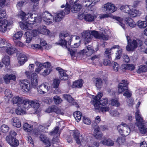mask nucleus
<instances>
[{"instance_id": "4", "label": "nucleus", "mask_w": 147, "mask_h": 147, "mask_svg": "<svg viewBox=\"0 0 147 147\" xmlns=\"http://www.w3.org/2000/svg\"><path fill=\"white\" fill-rule=\"evenodd\" d=\"M127 42V45L126 47V50L128 51H133L137 47H140L142 44V42L139 39L135 40L131 39L128 36H126Z\"/></svg>"}, {"instance_id": "30", "label": "nucleus", "mask_w": 147, "mask_h": 147, "mask_svg": "<svg viewBox=\"0 0 147 147\" xmlns=\"http://www.w3.org/2000/svg\"><path fill=\"white\" fill-rule=\"evenodd\" d=\"M9 46H7V48L5 49L4 51L9 55H11L17 52V50L16 48L13 46H11V44L9 43Z\"/></svg>"}, {"instance_id": "19", "label": "nucleus", "mask_w": 147, "mask_h": 147, "mask_svg": "<svg viewBox=\"0 0 147 147\" xmlns=\"http://www.w3.org/2000/svg\"><path fill=\"white\" fill-rule=\"evenodd\" d=\"M96 18V16L91 14H87L84 16V19L86 22H90L94 21Z\"/></svg>"}, {"instance_id": "43", "label": "nucleus", "mask_w": 147, "mask_h": 147, "mask_svg": "<svg viewBox=\"0 0 147 147\" xmlns=\"http://www.w3.org/2000/svg\"><path fill=\"white\" fill-rule=\"evenodd\" d=\"M35 64L36 66H41L45 67V68H48L51 66L50 63L49 62H47L43 63H41L38 61H36Z\"/></svg>"}, {"instance_id": "51", "label": "nucleus", "mask_w": 147, "mask_h": 147, "mask_svg": "<svg viewBox=\"0 0 147 147\" xmlns=\"http://www.w3.org/2000/svg\"><path fill=\"white\" fill-rule=\"evenodd\" d=\"M3 63L5 65L8 66L10 64L9 57L8 56H5L2 59Z\"/></svg>"}, {"instance_id": "41", "label": "nucleus", "mask_w": 147, "mask_h": 147, "mask_svg": "<svg viewBox=\"0 0 147 147\" xmlns=\"http://www.w3.org/2000/svg\"><path fill=\"white\" fill-rule=\"evenodd\" d=\"M34 67V64H32L30 65L29 68L30 70L28 71H26L25 72L26 76L28 78H30V76L32 74L31 73L33 71Z\"/></svg>"}, {"instance_id": "42", "label": "nucleus", "mask_w": 147, "mask_h": 147, "mask_svg": "<svg viewBox=\"0 0 147 147\" xmlns=\"http://www.w3.org/2000/svg\"><path fill=\"white\" fill-rule=\"evenodd\" d=\"M31 102V107L34 108L35 110L39 107V104L38 100H32Z\"/></svg>"}, {"instance_id": "31", "label": "nucleus", "mask_w": 147, "mask_h": 147, "mask_svg": "<svg viewBox=\"0 0 147 147\" xmlns=\"http://www.w3.org/2000/svg\"><path fill=\"white\" fill-rule=\"evenodd\" d=\"M141 13V12L136 9L131 10L129 11L128 14L132 17H135L137 16H140Z\"/></svg>"}, {"instance_id": "20", "label": "nucleus", "mask_w": 147, "mask_h": 147, "mask_svg": "<svg viewBox=\"0 0 147 147\" xmlns=\"http://www.w3.org/2000/svg\"><path fill=\"white\" fill-rule=\"evenodd\" d=\"M99 127H97L95 129L94 132V137L96 139L100 140L102 138V133L100 131Z\"/></svg>"}, {"instance_id": "56", "label": "nucleus", "mask_w": 147, "mask_h": 147, "mask_svg": "<svg viewBox=\"0 0 147 147\" xmlns=\"http://www.w3.org/2000/svg\"><path fill=\"white\" fill-rule=\"evenodd\" d=\"M63 96L64 98L69 103L72 102L74 100V99L70 95L67 94H64Z\"/></svg>"}, {"instance_id": "13", "label": "nucleus", "mask_w": 147, "mask_h": 147, "mask_svg": "<svg viewBox=\"0 0 147 147\" xmlns=\"http://www.w3.org/2000/svg\"><path fill=\"white\" fill-rule=\"evenodd\" d=\"M104 8V10L105 11H107L110 13L114 12L117 9V7H115L114 5L112 3H109L105 5Z\"/></svg>"}, {"instance_id": "32", "label": "nucleus", "mask_w": 147, "mask_h": 147, "mask_svg": "<svg viewBox=\"0 0 147 147\" xmlns=\"http://www.w3.org/2000/svg\"><path fill=\"white\" fill-rule=\"evenodd\" d=\"M101 142L104 145L109 146H112L114 144L113 141L109 138H105L101 141Z\"/></svg>"}, {"instance_id": "45", "label": "nucleus", "mask_w": 147, "mask_h": 147, "mask_svg": "<svg viewBox=\"0 0 147 147\" xmlns=\"http://www.w3.org/2000/svg\"><path fill=\"white\" fill-rule=\"evenodd\" d=\"M5 97L7 99H9L13 96L12 93L9 89H6L4 92Z\"/></svg>"}, {"instance_id": "3", "label": "nucleus", "mask_w": 147, "mask_h": 147, "mask_svg": "<svg viewBox=\"0 0 147 147\" xmlns=\"http://www.w3.org/2000/svg\"><path fill=\"white\" fill-rule=\"evenodd\" d=\"M73 36L72 35H70L69 33L65 32L61 33L59 35V41L56 43L57 45L66 47L67 42L68 44L70 45Z\"/></svg>"}, {"instance_id": "28", "label": "nucleus", "mask_w": 147, "mask_h": 147, "mask_svg": "<svg viewBox=\"0 0 147 147\" xmlns=\"http://www.w3.org/2000/svg\"><path fill=\"white\" fill-rule=\"evenodd\" d=\"M32 14L30 13H27L26 14L23 11H20L19 12V17L21 18L22 20H25L26 21V22H27V21H28L27 20H29V18H30V15Z\"/></svg>"}, {"instance_id": "6", "label": "nucleus", "mask_w": 147, "mask_h": 147, "mask_svg": "<svg viewBox=\"0 0 147 147\" xmlns=\"http://www.w3.org/2000/svg\"><path fill=\"white\" fill-rule=\"evenodd\" d=\"M16 135L17 133L14 131H12L10 132L9 136L6 137L7 142L11 146L16 147L19 144L18 141L15 138Z\"/></svg>"}, {"instance_id": "57", "label": "nucleus", "mask_w": 147, "mask_h": 147, "mask_svg": "<svg viewBox=\"0 0 147 147\" xmlns=\"http://www.w3.org/2000/svg\"><path fill=\"white\" fill-rule=\"evenodd\" d=\"M99 109L100 111L104 113L109 111L110 109V108L109 107L106 106H101L100 107Z\"/></svg>"}, {"instance_id": "21", "label": "nucleus", "mask_w": 147, "mask_h": 147, "mask_svg": "<svg viewBox=\"0 0 147 147\" xmlns=\"http://www.w3.org/2000/svg\"><path fill=\"white\" fill-rule=\"evenodd\" d=\"M80 45V42H78L77 43H74V45L73 46L74 48L71 49L70 51V54L71 55V58H73L74 59H75V58H74L76 57V55L77 52L76 49H74V48L78 47Z\"/></svg>"}, {"instance_id": "63", "label": "nucleus", "mask_w": 147, "mask_h": 147, "mask_svg": "<svg viewBox=\"0 0 147 147\" xmlns=\"http://www.w3.org/2000/svg\"><path fill=\"white\" fill-rule=\"evenodd\" d=\"M51 71L50 69H47L44 70L43 72L41 73L40 74L43 76L45 77L48 75L50 73Z\"/></svg>"}, {"instance_id": "18", "label": "nucleus", "mask_w": 147, "mask_h": 147, "mask_svg": "<svg viewBox=\"0 0 147 147\" xmlns=\"http://www.w3.org/2000/svg\"><path fill=\"white\" fill-rule=\"evenodd\" d=\"M119 45H114L111 49H106L105 55L107 58L111 59V55L112 52H113V50L116 49V48H118Z\"/></svg>"}, {"instance_id": "52", "label": "nucleus", "mask_w": 147, "mask_h": 147, "mask_svg": "<svg viewBox=\"0 0 147 147\" xmlns=\"http://www.w3.org/2000/svg\"><path fill=\"white\" fill-rule=\"evenodd\" d=\"M53 99L55 103L56 104H60L62 101L59 96L57 95L54 96Z\"/></svg>"}, {"instance_id": "48", "label": "nucleus", "mask_w": 147, "mask_h": 147, "mask_svg": "<svg viewBox=\"0 0 147 147\" xmlns=\"http://www.w3.org/2000/svg\"><path fill=\"white\" fill-rule=\"evenodd\" d=\"M116 49H117V51L115 53V59H119L121 56L122 50L121 48L119 47L118 48H116Z\"/></svg>"}, {"instance_id": "11", "label": "nucleus", "mask_w": 147, "mask_h": 147, "mask_svg": "<svg viewBox=\"0 0 147 147\" xmlns=\"http://www.w3.org/2000/svg\"><path fill=\"white\" fill-rule=\"evenodd\" d=\"M135 117L136 121V124L137 126H141L142 124H144V121L141 113L137 109L135 113Z\"/></svg>"}, {"instance_id": "60", "label": "nucleus", "mask_w": 147, "mask_h": 147, "mask_svg": "<svg viewBox=\"0 0 147 147\" xmlns=\"http://www.w3.org/2000/svg\"><path fill=\"white\" fill-rule=\"evenodd\" d=\"M24 109H22L21 107H18L16 109V113L18 115H21L22 113H23L24 112Z\"/></svg>"}, {"instance_id": "35", "label": "nucleus", "mask_w": 147, "mask_h": 147, "mask_svg": "<svg viewBox=\"0 0 147 147\" xmlns=\"http://www.w3.org/2000/svg\"><path fill=\"white\" fill-rule=\"evenodd\" d=\"M82 6L80 4H76L74 5L72 7L71 10L73 13H77L82 8Z\"/></svg>"}, {"instance_id": "27", "label": "nucleus", "mask_w": 147, "mask_h": 147, "mask_svg": "<svg viewBox=\"0 0 147 147\" xmlns=\"http://www.w3.org/2000/svg\"><path fill=\"white\" fill-rule=\"evenodd\" d=\"M11 122L12 125L14 127L20 128L21 126V123L17 117H13L11 120Z\"/></svg>"}, {"instance_id": "9", "label": "nucleus", "mask_w": 147, "mask_h": 147, "mask_svg": "<svg viewBox=\"0 0 147 147\" xmlns=\"http://www.w3.org/2000/svg\"><path fill=\"white\" fill-rule=\"evenodd\" d=\"M19 84L22 90L25 92H28L31 88L29 82L27 80H20L19 81Z\"/></svg>"}, {"instance_id": "37", "label": "nucleus", "mask_w": 147, "mask_h": 147, "mask_svg": "<svg viewBox=\"0 0 147 147\" xmlns=\"http://www.w3.org/2000/svg\"><path fill=\"white\" fill-rule=\"evenodd\" d=\"M125 21L128 25L131 28H134L136 26L135 22L131 18H126Z\"/></svg>"}, {"instance_id": "29", "label": "nucleus", "mask_w": 147, "mask_h": 147, "mask_svg": "<svg viewBox=\"0 0 147 147\" xmlns=\"http://www.w3.org/2000/svg\"><path fill=\"white\" fill-rule=\"evenodd\" d=\"M45 126V125H40L38 126V129H34L33 131L34 134L38 136L39 134H40V131H45V129H46Z\"/></svg>"}, {"instance_id": "2", "label": "nucleus", "mask_w": 147, "mask_h": 147, "mask_svg": "<svg viewBox=\"0 0 147 147\" xmlns=\"http://www.w3.org/2000/svg\"><path fill=\"white\" fill-rule=\"evenodd\" d=\"M102 95V93L99 92L96 96H93V100L92 102L96 109H99L100 106H106L108 104V100L107 98H103L100 100Z\"/></svg>"}, {"instance_id": "1", "label": "nucleus", "mask_w": 147, "mask_h": 147, "mask_svg": "<svg viewBox=\"0 0 147 147\" xmlns=\"http://www.w3.org/2000/svg\"><path fill=\"white\" fill-rule=\"evenodd\" d=\"M64 17V14L62 11H59L55 15L54 18L52 15L48 11H45L42 14V18L47 24H51L54 20L55 22L61 21Z\"/></svg>"}, {"instance_id": "49", "label": "nucleus", "mask_w": 147, "mask_h": 147, "mask_svg": "<svg viewBox=\"0 0 147 147\" xmlns=\"http://www.w3.org/2000/svg\"><path fill=\"white\" fill-rule=\"evenodd\" d=\"M25 35H26V42L27 43H30L32 40V37L31 33H30V32H26Z\"/></svg>"}, {"instance_id": "36", "label": "nucleus", "mask_w": 147, "mask_h": 147, "mask_svg": "<svg viewBox=\"0 0 147 147\" xmlns=\"http://www.w3.org/2000/svg\"><path fill=\"white\" fill-rule=\"evenodd\" d=\"M23 34L21 31L18 32L13 35L12 38L13 41L16 42V41L20 40L22 37Z\"/></svg>"}, {"instance_id": "38", "label": "nucleus", "mask_w": 147, "mask_h": 147, "mask_svg": "<svg viewBox=\"0 0 147 147\" xmlns=\"http://www.w3.org/2000/svg\"><path fill=\"white\" fill-rule=\"evenodd\" d=\"M83 81L82 80H78L74 82L72 87L74 88H81L82 86Z\"/></svg>"}, {"instance_id": "33", "label": "nucleus", "mask_w": 147, "mask_h": 147, "mask_svg": "<svg viewBox=\"0 0 147 147\" xmlns=\"http://www.w3.org/2000/svg\"><path fill=\"white\" fill-rule=\"evenodd\" d=\"M31 100H23L22 103L23 104L22 107L23 108L25 109H28V108L31 107Z\"/></svg>"}, {"instance_id": "17", "label": "nucleus", "mask_w": 147, "mask_h": 147, "mask_svg": "<svg viewBox=\"0 0 147 147\" xmlns=\"http://www.w3.org/2000/svg\"><path fill=\"white\" fill-rule=\"evenodd\" d=\"M16 79V76L15 75L11 74H6L3 76V80L4 82L6 84H8L10 82V80H15Z\"/></svg>"}, {"instance_id": "12", "label": "nucleus", "mask_w": 147, "mask_h": 147, "mask_svg": "<svg viewBox=\"0 0 147 147\" xmlns=\"http://www.w3.org/2000/svg\"><path fill=\"white\" fill-rule=\"evenodd\" d=\"M50 88L46 83L39 85L37 88L38 92L42 94L46 93L49 90Z\"/></svg>"}, {"instance_id": "59", "label": "nucleus", "mask_w": 147, "mask_h": 147, "mask_svg": "<svg viewBox=\"0 0 147 147\" xmlns=\"http://www.w3.org/2000/svg\"><path fill=\"white\" fill-rule=\"evenodd\" d=\"M60 80L58 79H55L53 80V86L55 88H57L58 87L60 83Z\"/></svg>"}, {"instance_id": "15", "label": "nucleus", "mask_w": 147, "mask_h": 147, "mask_svg": "<svg viewBox=\"0 0 147 147\" xmlns=\"http://www.w3.org/2000/svg\"><path fill=\"white\" fill-rule=\"evenodd\" d=\"M81 34L82 38L84 39L85 42H89L91 41L92 39V36L89 30L84 31Z\"/></svg>"}, {"instance_id": "64", "label": "nucleus", "mask_w": 147, "mask_h": 147, "mask_svg": "<svg viewBox=\"0 0 147 147\" xmlns=\"http://www.w3.org/2000/svg\"><path fill=\"white\" fill-rule=\"evenodd\" d=\"M125 141V138L124 137H119L117 140V142L119 144H121Z\"/></svg>"}, {"instance_id": "55", "label": "nucleus", "mask_w": 147, "mask_h": 147, "mask_svg": "<svg viewBox=\"0 0 147 147\" xmlns=\"http://www.w3.org/2000/svg\"><path fill=\"white\" fill-rule=\"evenodd\" d=\"M147 70V67L146 65H141L139 67L138 70V72L140 73L141 72H145Z\"/></svg>"}, {"instance_id": "8", "label": "nucleus", "mask_w": 147, "mask_h": 147, "mask_svg": "<svg viewBox=\"0 0 147 147\" xmlns=\"http://www.w3.org/2000/svg\"><path fill=\"white\" fill-rule=\"evenodd\" d=\"M13 24L11 21L4 20L3 21L0 20V31L2 33L5 32L8 27L11 26Z\"/></svg>"}, {"instance_id": "58", "label": "nucleus", "mask_w": 147, "mask_h": 147, "mask_svg": "<svg viewBox=\"0 0 147 147\" xmlns=\"http://www.w3.org/2000/svg\"><path fill=\"white\" fill-rule=\"evenodd\" d=\"M109 38V36L106 34L102 33L100 34L99 39H102L103 40H107Z\"/></svg>"}, {"instance_id": "44", "label": "nucleus", "mask_w": 147, "mask_h": 147, "mask_svg": "<svg viewBox=\"0 0 147 147\" xmlns=\"http://www.w3.org/2000/svg\"><path fill=\"white\" fill-rule=\"evenodd\" d=\"M130 5H123L120 8V10L123 12L128 13L130 10Z\"/></svg>"}, {"instance_id": "47", "label": "nucleus", "mask_w": 147, "mask_h": 147, "mask_svg": "<svg viewBox=\"0 0 147 147\" xmlns=\"http://www.w3.org/2000/svg\"><path fill=\"white\" fill-rule=\"evenodd\" d=\"M73 115L77 122L81 120L82 114L79 111H77L74 113Z\"/></svg>"}, {"instance_id": "25", "label": "nucleus", "mask_w": 147, "mask_h": 147, "mask_svg": "<svg viewBox=\"0 0 147 147\" xmlns=\"http://www.w3.org/2000/svg\"><path fill=\"white\" fill-rule=\"evenodd\" d=\"M57 69L58 70L59 74V77L61 80H66L68 79V75L64 72L63 69L59 68H57Z\"/></svg>"}, {"instance_id": "50", "label": "nucleus", "mask_w": 147, "mask_h": 147, "mask_svg": "<svg viewBox=\"0 0 147 147\" xmlns=\"http://www.w3.org/2000/svg\"><path fill=\"white\" fill-rule=\"evenodd\" d=\"M110 104L114 106L118 107L120 106V103L117 99H112L110 101Z\"/></svg>"}, {"instance_id": "7", "label": "nucleus", "mask_w": 147, "mask_h": 147, "mask_svg": "<svg viewBox=\"0 0 147 147\" xmlns=\"http://www.w3.org/2000/svg\"><path fill=\"white\" fill-rule=\"evenodd\" d=\"M117 129L119 134L124 136H128L130 132L129 127L125 124L118 125L117 127Z\"/></svg>"}, {"instance_id": "40", "label": "nucleus", "mask_w": 147, "mask_h": 147, "mask_svg": "<svg viewBox=\"0 0 147 147\" xmlns=\"http://www.w3.org/2000/svg\"><path fill=\"white\" fill-rule=\"evenodd\" d=\"M113 18L118 22L117 23L119 24L124 30L125 29V25L122 23L123 19L122 18L116 16H113Z\"/></svg>"}, {"instance_id": "26", "label": "nucleus", "mask_w": 147, "mask_h": 147, "mask_svg": "<svg viewBox=\"0 0 147 147\" xmlns=\"http://www.w3.org/2000/svg\"><path fill=\"white\" fill-rule=\"evenodd\" d=\"M9 43H7L5 39H3L0 40V50L4 51L7 48Z\"/></svg>"}, {"instance_id": "46", "label": "nucleus", "mask_w": 147, "mask_h": 147, "mask_svg": "<svg viewBox=\"0 0 147 147\" xmlns=\"http://www.w3.org/2000/svg\"><path fill=\"white\" fill-rule=\"evenodd\" d=\"M137 24L138 27L141 29L144 28L147 26L146 22L145 21L139 20Z\"/></svg>"}, {"instance_id": "16", "label": "nucleus", "mask_w": 147, "mask_h": 147, "mask_svg": "<svg viewBox=\"0 0 147 147\" xmlns=\"http://www.w3.org/2000/svg\"><path fill=\"white\" fill-rule=\"evenodd\" d=\"M19 63L20 65H23L28 60L27 57L24 53H20L18 56Z\"/></svg>"}, {"instance_id": "53", "label": "nucleus", "mask_w": 147, "mask_h": 147, "mask_svg": "<svg viewBox=\"0 0 147 147\" xmlns=\"http://www.w3.org/2000/svg\"><path fill=\"white\" fill-rule=\"evenodd\" d=\"M144 124H142L141 126H138L139 128L140 132L143 134H146L147 132V128L144 126Z\"/></svg>"}, {"instance_id": "14", "label": "nucleus", "mask_w": 147, "mask_h": 147, "mask_svg": "<svg viewBox=\"0 0 147 147\" xmlns=\"http://www.w3.org/2000/svg\"><path fill=\"white\" fill-rule=\"evenodd\" d=\"M38 78L36 73H33L31 76V87L36 88L38 85Z\"/></svg>"}, {"instance_id": "54", "label": "nucleus", "mask_w": 147, "mask_h": 147, "mask_svg": "<svg viewBox=\"0 0 147 147\" xmlns=\"http://www.w3.org/2000/svg\"><path fill=\"white\" fill-rule=\"evenodd\" d=\"M109 114L112 117H116L118 116L120 113L117 110H114L110 111Z\"/></svg>"}, {"instance_id": "62", "label": "nucleus", "mask_w": 147, "mask_h": 147, "mask_svg": "<svg viewBox=\"0 0 147 147\" xmlns=\"http://www.w3.org/2000/svg\"><path fill=\"white\" fill-rule=\"evenodd\" d=\"M1 129L2 132L4 133H6L9 130V127L6 125L3 124L1 126Z\"/></svg>"}, {"instance_id": "23", "label": "nucleus", "mask_w": 147, "mask_h": 147, "mask_svg": "<svg viewBox=\"0 0 147 147\" xmlns=\"http://www.w3.org/2000/svg\"><path fill=\"white\" fill-rule=\"evenodd\" d=\"M38 29L39 33L43 34L48 35L50 32L49 30L46 29V26L44 25L40 26Z\"/></svg>"}, {"instance_id": "39", "label": "nucleus", "mask_w": 147, "mask_h": 147, "mask_svg": "<svg viewBox=\"0 0 147 147\" xmlns=\"http://www.w3.org/2000/svg\"><path fill=\"white\" fill-rule=\"evenodd\" d=\"M23 129L25 131L30 132L33 129V126L32 125L26 123L23 125Z\"/></svg>"}, {"instance_id": "10", "label": "nucleus", "mask_w": 147, "mask_h": 147, "mask_svg": "<svg viewBox=\"0 0 147 147\" xmlns=\"http://www.w3.org/2000/svg\"><path fill=\"white\" fill-rule=\"evenodd\" d=\"M129 82L127 80H123L119 84L118 86V92L121 93L124 91L128 90V85Z\"/></svg>"}, {"instance_id": "61", "label": "nucleus", "mask_w": 147, "mask_h": 147, "mask_svg": "<svg viewBox=\"0 0 147 147\" xmlns=\"http://www.w3.org/2000/svg\"><path fill=\"white\" fill-rule=\"evenodd\" d=\"M96 85L97 88H99L102 84V81L100 78H97L96 79Z\"/></svg>"}, {"instance_id": "34", "label": "nucleus", "mask_w": 147, "mask_h": 147, "mask_svg": "<svg viewBox=\"0 0 147 147\" xmlns=\"http://www.w3.org/2000/svg\"><path fill=\"white\" fill-rule=\"evenodd\" d=\"M40 140L46 144L47 146H50L51 143L49 141V139L44 135H41L39 137Z\"/></svg>"}, {"instance_id": "24", "label": "nucleus", "mask_w": 147, "mask_h": 147, "mask_svg": "<svg viewBox=\"0 0 147 147\" xmlns=\"http://www.w3.org/2000/svg\"><path fill=\"white\" fill-rule=\"evenodd\" d=\"M23 100L22 97L16 96L13 98L12 101L13 104H16L18 105H19L22 104Z\"/></svg>"}, {"instance_id": "22", "label": "nucleus", "mask_w": 147, "mask_h": 147, "mask_svg": "<svg viewBox=\"0 0 147 147\" xmlns=\"http://www.w3.org/2000/svg\"><path fill=\"white\" fill-rule=\"evenodd\" d=\"M94 50L92 46L90 45L88 46L84 49L82 50V52L85 53L86 55H90L93 53Z\"/></svg>"}, {"instance_id": "5", "label": "nucleus", "mask_w": 147, "mask_h": 147, "mask_svg": "<svg viewBox=\"0 0 147 147\" xmlns=\"http://www.w3.org/2000/svg\"><path fill=\"white\" fill-rule=\"evenodd\" d=\"M42 20V18L40 17H36L35 16V14H32L30 15L29 20L27 21V22L21 23V28L23 29L30 30L32 29V27L30 26V24L33 25L34 22H38Z\"/></svg>"}]
</instances>
